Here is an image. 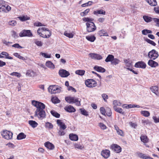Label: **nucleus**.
<instances>
[{"instance_id":"obj_19","label":"nucleus","mask_w":159,"mask_h":159,"mask_svg":"<svg viewBox=\"0 0 159 159\" xmlns=\"http://www.w3.org/2000/svg\"><path fill=\"white\" fill-rule=\"evenodd\" d=\"M148 63L152 67H155L158 65V63L153 60H149Z\"/></svg>"},{"instance_id":"obj_44","label":"nucleus","mask_w":159,"mask_h":159,"mask_svg":"<svg viewBox=\"0 0 159 159\" xmlns=\"http://www.w3.org/2000/svg\"><path fill=\"white\" fill-rule=\"evenodd\" d=\"M51 113L53 116L57 118H59L60 116V115L54 111H51Z\"/></svg>"},{"instance_id":"obj_60","label":"nucleus","mask_w":159,"mask_h":159,"mask_svg":"<svg viewBox=\"0 0 159 159\" xmlns=\"http://www.w3.org/2000/svg\"><path fill=\"white\" fill-rule=\"evenodd\" d=\"M102 96L104 101L107 102V100L108 98L107 95L106 94L103 93L102 94Z\"/></svg>"},{"instance_id":"obj_62","label":"nucleus","mask_w":159,"mask_h":159,"mask_svg":"<svg viewBox=\"0 0 159 159\" xmlns=\"http://www.w3.org/2000/svg\"><path fill=\"white\" fill-rule=\"evenodd\" d=\"M116 132L118 135L121 136H124V134L123 132L121 129H119L118 131H117Z\"/></svg>"},{"instance_id":"obj_13","label":"nucleus","mask_w":159,"mask_h":159,"mask_svg":"<svg viewBox=\"0 0 159 159\" xmlns=\"http://www.w3.org/2000/svg\"><path fill=\"white\" fill-rule=\"evenodd\" d=\"M111 147L117 153L120 152L121 151V148L119 146L116 144H113L111 146Z\"/></svg>"},{"instance_id":"obj_3","label":"nucleus","mask_w":159,"mask_h":159,"mask_svg":"<svg viewBox=\"0 0 159 159\" xmlns=\"http://www.w3.org/2000/svg\"><path fill=\"white\" fill-rule=\"evenodd\" d=\"M87 26V30L88 32H91L94 31L96 27L94 23L92 22H87L86 23Z\"/></svg>"},{"instance_id":"obj_57","label":"nucleus","mask_w":159,"mask_h":159,"mask_svg":"<svg viewBox=\"0 0 159 159\" xmlns=\"http://www.w3.org/2000/svg\"><path fill=\"white\" fill-rule=\"evenodd\" d=\"M5 9L6 11L5 13H7L11 10V7L10 6L7 5H5Z\"/></svg>"},{"instance_id":"obj_30","label":"nucleus","mask_w":159,"mask_h":159,"mask_svg":"<svg viewBox=\"0 0 159 159\" xmlns=\"http://www.w3.org/2000/svg\"><path fill=\"white\" fill-rule=\"evenodd\" d=\"M64 34L66 36L70 38H72L74 36V34L73 32L71 33H69L67 31H65L64 33Z\"/></svg>"},{"instance_id":"obj_11","label":"nucleus","mask_w":159,"mask_h":159,"mask_svg":"<svg viewBox=\"0 0 159 159\" xmlns=\"http://www.w3.org/2000/svg\"><path fill=\"white\" fill-rule=\"evenodd\" d=\"M101 155L104 158H107L110 156V151L107 149L102 150L101 152Z\"/></svg>"},{"instance_id":"obj_18","label":"nucleus","mask_w":159,"mask_h":159,"mask_svg":"<svg viewBox=\"0 0 159 159\" xmlns=\"http://www.w3.org/2000/svg\"><path fill=\"white\" fill-rule=\"evenodd\" d=\"M143 18L144 21L147 22H149L151 21H153L154 22V19H155V18H152L150 17L144 16L143 17Z\"/></svg>"},{"instance_id":"obj_16","label":"nucleus","mask_w":159,"mask_h":159,"mask_svg":"<svg viewBox=\"0 0 159 159\" xmlns=\"http://www.w3.org/2000/svg\"><path fill=\"white\" fill-rule=\"evenodd\" d=\"M75 98L71 97H67L65 98L66 101L70 103H72L74 102V101H76Z\"/></svg>"},{"instance_id":"obj_26","label":"nucleus","mask_w":159,"mask_h":159,"mask_svg":"<svg viewBox=\"0 0 159 159\" xmlns=\"http://www.w3.org/2000/svg\"><path fill=\"white\" fill-rule=\"evenodd\" d=\"M147 2L151 6H155L157 5L156 0H146Z\"/></svg>"},{"instance_id":"obj_21","label":"nucleus","mask_w":159,"mask_h":159,"mask_svg":"<svg viewBox=\"0 0 159 159\" xmlns=\"http://www.w3.org/2000/svg\"><path fill=\"white\" fill-rule=\"evenodd\" d=\"M65 109L66 111L69 112H74L75 111V110L74 107L70 106L66 107Z\"/></svg>"},{"instance_id":"obj_31","label":"nucleus","mask_w":159,"mask_h":159,"mask_svg":"<svg viewBox=\"0 0 159 159\" xmlns=\"http://www.w3.org/2000/svg\"><path fill=\"white\" fill-rule=\"evenodd\" d=\"M93 13L96 15H98V14H100L105 15V11L102 9L98 10L97 11H94Z\"/></svg>"},{"instance_id":"obj_10","label":"nucleus","mask_w":159,"mask_h":159,"mask_svg":"<svg viewBox=\"0 0 159 159\" xmlns=\"http://www.w3.org/2000/svg\"><path fill=\"white\" fill-rule=\"evenodd\" d=\"M59 75L62 77H67L70 75L69 72L64 69L60 70L59 71Z\"/></svg>"},{"instance_id":"obj_39","label":"nucleus","mask_w":159,"mask_h":159,"mask_svg":"<svg viewBox=\"0 0 159 159\" xmlns=\"http://www.w3.org/2000/svg\"><path fill=\"white\" fill-rule=\"evenodd\" d=\"M86 38L88 40L91 42H94L96 39L95 37L94 36H88Z\"/></svg>"},{"instance_id":"obj_33","label":"nucleus","mask_w":159,"mask_h":159,"mask_svg":"<svg viewBox=\"0 0 159 159\" xmlns=\"http://www.w3.org/2000/svg\"><path fill=\"white\" fill-rule=\"evenodd\" d=\"M26 137V135L24 133H21L17 136V139L18 140H21L25 139Z\"/></svg>"},{"instance_id":"obj_64","label":"nucleus","mask_w":159,"mask_h":159,"mask_svg":"<svg viewBox=\"0 0 159 159\" xmlns=\"http://www.w3.org/2000/svg\"><path fill=\"white\" fill-rule=\"evenodd\" d=\"M152 119L154 120V122L155 123H159V118L157 117L156 116H153L152 117Z\"/></svg>"},{"instance_id":"obj_15","label":"nucleus","mask_w":159,"mask_h":159,"mask_svg":"<svg viewBox=\"0 0 159 159\" xmlns=\"http://www.w3.org/2000/svg\"><path fill=\"white\" fill-rule=\"evenodd\" d=\"M8 54L6 52H2L0 54V58H4V59H12V58L11 57L8 56Z\"/></svg>"},{"instance_id":"obj_43","label":"nucleus","mask_w":159,"mask_h":159,"mask_svg":"<svg viewBox=\"0 0 159 159\" xmlns=\"http://www.w3.org/2000/svg\"><path fill=\"white\" fill-rule=\"evenodd\" d=\"M90 9H86L84 11L80 13V16L82 17H84L89 12Z\"/></svg>"},{"instance_id":"obj_20","label":"nucleus","mask_w":159,"mask_h":159,"mask_svg":"<svg viewBox=\"0 0 159 159\" xmlns=\"http://www.w3.org/2000/svg\"><path fill=\"white\" fill-rule=\"evenodd\" d=\"M44 145L47 148L50 150L53 149L54 148V145L48 142H46Z\"/></svg>"},{"instance_id":"obj_23","label":"nucleus","mask_w":159,"mask_h":159,"mask_svg":"<svg viewBox=\"0 0 159 159\" xmlns=\"http://www.w3.org/2000/svg\"><path fill=\"white\" fill-rule=\"evenodd\" d=\"M69 137L70 139L73 141H76L78 139V136L75 134H70Z\"/></svg>"},{"instance_id":"obj_48","label":"nucleus","mask_w":159,"mask_h":159,"mask_svg":"<svg viewBox=\"0 0 159 159\" xmlns=\"http://www.w3.org/2000/svg\"><path fill=\"white\" fill-rule=\"evenodd\" d=\"M5 5H2V4H0V12H3L5 13L6 11L5 9Z\"/></svg>"},{"instance_id":"obj_35","label":"nucleus","mask_w":159,"mask_h":159,"mask_svg":"<svg viewBox=\"0 0 159 159\" xmlns=\"http://www.w3.org/2000/svg\"><path fill=\"white\" fill-rule=\"evenodd\" d=\"M98 34L101 36H108L107 33L103 30L99 31L98 32Z\"/></svg>"},{"instance_id":"obj_25","label":"nucleus","mask_w":159,"mask_h":159,"mask_svg":"<svg viewBox=\"0 0 159 159\" xmlns=\"http://www.w3.org/2000/svg\"><path fill=\"white\" fill-rule=\"evenodd\" d=\"M125 63L126 65V67H124V68H131L132 66V62L130 60H125Z\"/></svg>"},{"instance_id":"obj_29","label":"nucleus","mask_w":159,"mask_h":159,"mask_svg":"<svg viewBox=\"0 0 159 159\" xmlns=\"http://www.w3.org/2000/svg\"><path fill=\"white\" fill-rule=\"evenodd\" d=\"M29 124L33 128H35L36 127L38 124L35 121L30 120L29 121Z\"/></svg>"},{"instance_id":"obj_53","label":"nucleus","mask_w":159,"mask_h":159,"mask_svg":"<svg viewBox=\"0 0 159 159\" xmlns=\"http://www.w3.org/2000/svg\"><path fill=\"white\" fill-rule=\"evenodd\" d=\"M10 75L12 76H15L18 78L20 77L21 76L20 74L17 72H12V73H11L10 74Z\"/></svg>"},{"instance_id":"obj_54","label":"nucleus","mask_w":159,"mask_h":159,"mask_svg":"<svg viewBox=\"0 0 159 159\" xmlns=\"http://www.w3.org/2000/svg\"><path fill=\"white\" fill-rule=\"evenodd\" d=\"M40 54L43 57H45L46 58H50L51 57V54H48L46 53H44L43 52H41Z\"/></svg>"},{"instance_id":"obj_58","label":"nucleus","mask_w":159,"mask_h":159,"mask_svg":"<svg viewBox=\"0 0 159 159\" xmlns=\"http://www.w3.org/2000/svg\"><path fill=\"white\" fill-rule=\"evenodd\" d=\"M146 40L148 43L152 44L154 46H155L156 45V43L150 40L149 39H146Z\"/></svg>"},{"instance_id":"obj_28","label":"nucleus","mask_w":159,"mask_h":159,"mask_svg":"<svg viewBox=\"0 0 159 159\" xmlns=\"http://www.w3.org/2000/svg\"><path fill=\"white\" fill-rule=\"evenodd\" d=\"M26 75L29 77H33L35 75V73L32 70H29L27 71Z\"/></svg>"},{"instance_id":"obj_50","label":"nucleus","mask_w":159,"mask_h":159,"mask_svg":"<svg viewBox=\"0 0 159 159\" xmlns=\"http://www.w3.org/2000/svg\"><path fill=\"white\" fill-rule=\"evenodd\" d=\"M80 110L81 114L85 116H88V112H87L84 109H80Z\"/></svg>"},{"instance_id":"obj_61","label":"nucleus","mask_w":159,"mask_h":159,"mask_svg":"<svg viewBox=\"0 0 159 159\" xmlns=\"http://www.w3.org/2000/svg\"><path fill=\"white\" fill-rule=\"evenodd\" d=\"M106 110L104 108L101 107L100 108V111L101 113L103 115H106L105 112Z\"/></svg>"},{"instance_id":"obj_7","label":"nucleus","mask_w":159,"mask_h":159,"mask_svg":"<svg viewBox=\"0 0 159 159\" xmlns=\"http://www.w3.org/2000/svg\"><path fill=\"white\" fill-rule=\"evenodd\" d=\"M85 84L88 87L93 88L96 86V83L93 79H89L86 81Z\"/></svg>"},{"instance_id":"obj_56","label":"nucleus","mask_w":159,"mask_h":159,"mask_svg":"<svg viewBox=\"0 0 159 159\" xmlns=\"http://www.w3.org/2000/svg\"><path fill=\"white\" fill-rule=\"evenodd\" d=\"M113 104L114 105V106L117 107L118 106H120L121 105V103L120 101H118L117 100H114L113 102Z\"/></svg>"},{"instance_id":"obj_38","label":"nucleus","mask_w":159,"mask_h":159,"mask_svg":"<svg viewBox=\"0 0 159 159\" xmlns=\"http://www.w3.org/2000/svg\"><path fill=\"white\" fill-rule=\"evenodd\" d=\"M141 114L143 116L148 117L150 116V113L148 111H141Z\"/></svg>"},{"instance_id":"obj_46","label":"nucleus","mask_w":159,"mask_h":159,"mask_svg":"<svg viewBox=\"0 0 159 159\" xmlns=\"http://www.w3.org/2000/svg\"><path fill=\"white\" fill-rule=\"evenodd\" d=\"M142 122L144 125H150L151 123V122L148 119H143Z\"/></svg>"},{"instance_id":"obj_34","label":"nucleus","mask_w":159,"mask_h":159,"mask_svg":"<svg viewBox=\"0 0 159 159\" xmlns=\"http://www.w3.org/2000/svg\"><path fill=\"white\" fill-rule=\"evenodd\" d=\"M136 154L137 156L140 158L143 159H146L147 156L144 154L138 152L136 153Z\"/></svg>"},{"instance_id":"obj_24","label":"nucleus","mask_w":159,"mask_h":159,"mask_svg":"<svg viewBox=\"0 0 159 159\" xmlns=\"http://www.w3.org/2000/svg\"><path fill=\"white\" fill-rule=\"evenodd\" d=\"M94 69L99 72H104L105 71V70L104 68L98 66H95L94 67Z\"/></svg>"},{"instance_id":"obj_63","label":"nucleus","mask_w":159,"mask_h":159,"mask_svg":"<svg viewBox=\"0 0 159 159\" xmlns=\"http://www.w3.org/2000/svg\"><path fill=\"white\" fill-rule=\"evenodd\" d=\"M12 36L15 39L18 37V34L14 31H12Z\"/></svg>"},{"instance_id":"obj_1","label":"nucleus","mask_w":159,"mask_h":159,"mask_svg":"<svg viewBox=\"0 0 159 159\" xmlns=\"http://www.w3.org/2000/svg\"><path fill=\"white\" fill-rule=\"evenodd\" d=\"M37 33L40 36L45 38H48L51 35V31L44 27L39 28Z\"/></svg>"},{"instance_id":"obj_45","label":"nucleus","mask_w":159,"mask_h":159,"mask_svg":"<svg viewBox=\"0 0 159 159\" xmlns=\"http://www.w3.org/2000/svg\"><path fill=\"white\" fill-rule=\"evenodd\" d=\"M142 34L144 35H146L147 34H151L152 33V32L151 30H143L142 31Z\"/></svg>"},{"instance_id":"obj_9","label":"nucleus","mask_w":159,"mask_h":159,"mask_svg":"<svg viewBox=\"0 0 159 159\" xmlns=\"http://www.w3.org/2000/svg\"><path fill=\"white\" fill-rule=\"evenodd\" d=\"M148 56L150 58L155 60L158 57V55L157 51L155 50H152L149 52Z\"/></svg>"},{"instance_id":"obj_36","label":"nucleus","mask_w":159,"mask_h":159,"mask_svg":"<svg viewBox=\"0 0 159 159\" xmlns=\"http://www.w3.org/2000/svg\"><path fill=\"white\" fill-rule=\"evenodd\" d=\"M141 141L144 143H147L148 142V139L147 136L145 135H142L140 137Z\"/></svg>"},{"instance_id":"obj_5","label":"nucleus","mask_w":159,"mask_h":159,"mask_svg":"<svg viewBox=\"0 0 159 159\" xmlns=\"http://www.w3.org/2000/svg\"><path fill=\"white\" fill-rule=\"evenodd\" d=\"M35 116L39 119H42L45 117V112L43 110H36L35 111Z\"/></svg>"},{"instance_id":"obj_47","label":"nucleus","mask_w":159,"mask_h":159,"mask_svg":"<svg viewBox=\"0 0 159 159\" xmlns=\"http://www.w3.org/2000/svg\"><path fill=\"white\" fill-rule=\"evenodd\" d=\"M105 61L107 62L110 61L112 65H115L118 64L119 62V60H105Z\"/></svg>"},{"instance_id":"obj_59","label":"nucleus","mask_w":159,"mask_h":159,"mask_svg":"<svg viewBox=\"0 0 159 159\" xmlns=\"http://www.w3.org/2000/svg\"><path fill=\"white\" fill-rule=\"evenodd\" d=\"M99 125L100 128L102 129H105L107 128L106 126L102 123H100Z\"/></svg>"},{"instance_id":"obj_49","label":"nucleus","mask_w":159,"mask_h":159,"mask_svg":"<svg viewBox=\"0 0 159 159\" xmlns=\"http://www.w3.org/2000/svg\"><path fill=\"white\" fill-rule=\"evenodd\" d=\"M9 25L11 26H15L17 24V22L16 20H12L9 21L8 23Z\"/></svg>"},{"instance_id":"obj_6","label":"nucleus","mask_w":159,"mask_h":159,"mask_svg":"<svg viewBox=\"0 0 159 159\" xmlns=\"http://www.w3.org/2000/svg\"><path fill=\"white\" fill-rule=\"evenodd\" d=\"M2 135L5 139H12L13 134L9 131L5 130L2 132Z\"/></svg>"},{"instance_id":"obj_51","label":"nucleus","mask_w":159,"mask_h":159,"mask_svg":"<svg viewBox=\"0 0 159 159\" xmlns=\"http://www.w3.org/2000/svg\"><path fill=\"white\" fill-rule=\"evenodd\" d=\"M105 113L106 115L108 116H110L111 114V109L109 108H108L106 110Z\"/></svg>"},{"instance_id":"obj_8","label":"nucleus","mask_w":159,"mask_h":159,"mask_svg":"<svg viewBox=\"0 0 159 159\" xmlns=\"http://www.w3.org/2000/svg\"><path fill=\"white\" fill-rule=\"evenodd\" d=\"M33 34L30 30H23L19 33V36L20 37L28 36L31 37Z\"/></svg>"},{"instance_id":"obj_32","label":"nucleus","mask_w":159,"mask_h":159,"mask_svg":"<svg viewBox=\"0 0 159 159\" xmlns=\"http://www.w3.org/2000/svg\"><path fill=\"white\" fill-rule=\"evenodd\" d=\"M18 18L22 21H25L29 20L30 19V18L27 16H22L19 17Z\"/></svg>"},{"instance_id":"obj_37","label":"nucleus","mask_w":159,"mask_h":159,"mask_svg":"<svg viewBox=\"0 0 159 159\" xmlns=\"http://www.w3.org/2000/svg\"><path fill=\"white\" fill-rule=\"evenodd\" d=\"M74 146L75 148L79 149H82L84 148V146L81 145L80 143H74Z\"/></svg>"},{"instance_id":"obj_22","label":"nucleus","mask_w":159,"mask_h":159,"mask_svg":"<svg viewBox=\"0 0 159 159\" xmlns=\"http://www.w3.org/2000/svg\"><path fill=\"white\" fill-rule=\"evenodd\" d=\"M151 91L156 95L158 93V88L157 86H152L150 88Z\"/></svg>"},{"instance_id":"obj_42","label":"nucleus","mask_w":159,"mask_h":159,"mask_svg":"<svg viewBox=\"0 0 159 159\" xmlns=\"http://www.w3.org/2000/svg\"><path fill=\"white\" fill-rule=\"evenodd\" d=\"M51 100L52 102L54 103H57L60 102V100L56 97L52 98Z\"/></svg>"},{"instance_id":"obj_17","label":"nucleus","mask_w":159,"mask_h":159,"mask_svg":"<svg viewBox=\"0 0 159 159\" xmlns=\"http://www.w3.org/2000/svg\"><path fill=\"white\" fill-rule=\"evenodd\" d=\"M57 124L60 126V128L64 130L66 128V125L63 123L61 120H57Z\"/></svg>"},{"instance_id":"obj_55","label":"nucleus","mask_w":159,"mask_h":159,"mask_svg":"<svg viewBox=\"0 0 159 159\" xmlns=\"http://www.w3.org/2000/svg\"><path fill=\"white\" fill-rule=\"evenodd\" d=\"M85 22H92L93 21V19L92 18H90L88 17H84L82 19Z\"/></svg>"},{"instance_id":"obj_41","label":"nucleus","mask_w":159,"mask_h":159,"mask_svg":"<svg viewBox=\"0 0 159 159\" xmlns=\"http://www.w3.org/2000/svg\"><path fill=\"white\" fill-rule=\"evenodd\" d=\"M113 108L117 112L122 114H123L124 112H122V110L121 108H118L116 106H114Z\"/></svg>"},{"instance_id":"obj_27","label":"nucleus","mask_w":159,"mask_h":159,"mask_svg":"<svg viewBox=\"0 0 159 159\" xmlns=\"http://www.w3.org/2000/svg\"><path fill=\"white\" fill-rule=\"evenodd\" d=\"M46 66L48 67L51 69H53L55 68V66L54 64L50 61H47L46 63Z\"/></svg>"},{"instance_id":"obj_12","label":"nucleus","mask_w":159,"mask_h":159,"mask_svg":"<svg viewBox=\"0 0 159 159\" xmlns=\"http://www.w3.org/2000/svg\"><path fill=\"white\" fill-rule=\"evenodd\" d=\"M91 58L92 59H96L97 60H101L102 59V57L99 54L91 53L89 54Z\"/></svg>"},{"instance_id":"obj_40","label":"nucleus","mask_w":159,"mask_h":159,"mask_svg":"<svg viewBox=\"0 0 159 159\" xmlns=\"http://www.w3.org/2000/svg\"><path fill=\"white\" fill-rule=\"evenodd\" d=\"M85 72L83 70H78L75 71V73L76 74L82 76L84 74Z\"/></svg>"},{"instance_id":"obj_14","label":"nucleus","mask_w":159,"mask_h":159,"mask_svg":"<svg viewBox=\"0 0 159 159\" xmlns=\"http://www.w3.org/2000/svg\"><path fill=\"white\" fill-rule=\"evenodd\" d=\"M135 66L136 67L141 68L143 69L145 68L146 64L143 61H139L137 62L135 65Z\"/></svg>"},{"instance_id":"obj_4","label":"nucleus","mask_w":159,"mask_h":159,"mask_svg":"<svg viewBox=\"0 0 159 159\" xmlns=\"http://www.w3.org/2000/svg\"><path fill=\"white\" fill-rule=\"evenodd\" d=\"M48 91L51 94H55L59 93L60 89L58 86L50 85L48 88Z\"/></svg>"},{"instance_id":"obj_52","label":"nucleus","mask_w":159,"mask_h":159,"mask_svg":"<svg viewBox=\"0 0 159 159\" xmlns=\"http://www.w3.org/2000/svg\"><path fill=\"white\" fill-rule=\"evenodd\" d=\"M45 127L49 129H52L53 128V126L52 125L50 122H47L45 124Z\"/></svg>"},{"instance_id":"obj_2","label":"nucleus","mask_w":159,"mask_h":159,"mask_svg":"<svg viewBox=\"0 0 159 159\" xmlns=\"http://www.w3.org/2000/svg\"><path fill=\"white\" fill-rule=\"evenodd\" d=\"M32 104L34 106L37 108L36 110L39 109V110H43L45 108V105L43 103L37 101H32Z\"/></svg>"}]
</instances>
